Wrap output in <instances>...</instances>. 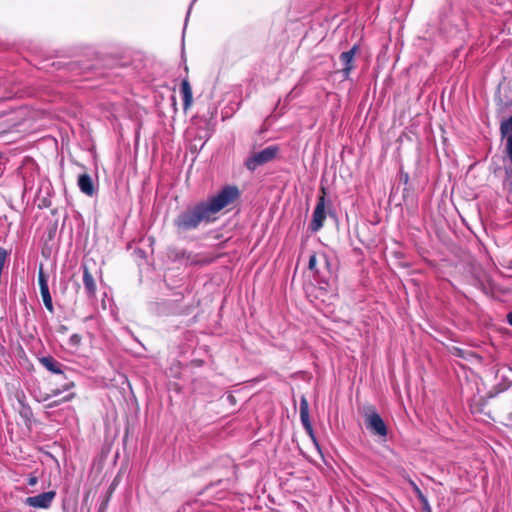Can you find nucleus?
I'll return each instance as SVG.
<instances>
[{
    "label": "nucleus",
    "instance_id": "nucleus-1",
    "mask_svg": "<svg viewBox=\"0 0 512 512\" xmlns=\"http://www.w3.org/2000/svg\"><path fill=\"white\" fill-rule=\"evenodd\" d=\"M239 196V190L234 186H226L216 195L188 208L180 213L174 224L181 232L196 229L202 222L210 223L217 219V214L232 204Z\"/></svg>",
    "mask_w": 512,
    "mask_h": 512
},
{
    "label": "nucleus",
    "instance_id": "nucleus-2",
    "mask_svg": "<svg viewBox=\"0 0 512 512\" xmlns=\"http://www.w3.org/2000/svg\"><path fill=\"white\" fill-rule=\"evenodd\" d=\"M277 152V147H267L262 151L254 153L250 158H248V160L246 161V166L249 170L253 171L258 166L272 161L276 157Z\"/></svg>",
    "mask_w": 512,
    "mask_h": 512
},
{
    "label": "nucleus",
    "instance_id": "nucleus-3",
    "mask_svg": "<svg viewBox=\"0 0 512 512\" xmlns=\"http://www.w3.org/2000/svg\"><path fill=\"white\" fill-rule=\"evenodd\" d=\"M365 423L367 429H369L372 433L380 437H386L387 427L378 413L371 412L367 414Z\"/></svg>",
    "mask_w": 512,
    "mask_h": 512
},
{
    "label": "nucleus",
    "instance_id": "nucleus-4",
    "mask_svg": "<svg viewBox=\"0 0 512 512\" xmlns=\"http://www.w3.org/2000/svg\"><path fill=\"white\" fill-rule=\"evenodd\" d=\"M325 219V197L322 195L318 198L317 205L312 215V221L310 224L311 231L316 232L320 230L323 227Z\"/></svg>",
    "mask_w": 512,
    "mask_h": 512
},
{
    "label": "nucleus",
    "instance_id": "nucleus-5",
    "mask_svg": "<svg viewBox=\"0 0 512 512\" xmlns=\"http://www.w3.org/2000/svg\"><path fill=\"white\" fill-rule=\"evenodd\" d=\"M55 496L56 493L54 491H48L26 498L25 503L30 507L47 509L51 506Z\"/></svg>",
    "mask_w": 512,
    "mask_h": 512
},
{
    "label": "nucleus",
    "instance_id": "nucleus-6",
    "mask_svg": "<svg viewBox=\"0 0 512 512\" xmlns=\"http://www.w3.org/2000/svg\"><path fill=\"white\" fill-rule=\"evenodd\" d=\"M38 281H39V285H40V292H41L43 303H44L45 307L47 308V310L52 313L54 311L52 297L49 292L48 280L44 273L42 265L40 266V269H39Z\"/></svg>",
    "mask_w": 512,
    "mask_h": 512
},
{
    "label": "nucleus",
    "instance_id": "nucleus-7",
    "mask_svg": "<svg viewBox=\"0 0 512 512\" xmlns=\"http://www.w3.org/2000/svg\"><path fill=\"white\" fill-rule=\"evenodd\" d=\"M308 268L310 271H312L315 275H318L321 277V269H328L329 264L326 255L324 254H312L309 258Z\"/></svg>",
    "mask_w": 512,
    "mask_h": 512
},
{
    "label": "nucleus",
    "instance_id": "nucleus-8",
    "mask_svg": "<svg viewBox=\"0 0 512 512\" xmlns=\"http://www.w3.org/2000/svg\"><path fill=\"white\" fill-rule=\"evenodd\" d=\"M95 274H93L87 263L83 264V284L85 291L89 297H93L96 293Z\"/></svg>",
    "mask_w": 512,
    "mask_h": 512
},
{
    "label": "nucleus",
    "instance_id": "nucleus-9",
    "mask_svg": "<svg viewBox=\"0 0 512 512\" xmlns=\"http://www.w3.org/2000/svg\"><path fill=\"white\" fill-rule=\"evenodd\" d=\"M300 419L305 430L312 436L313 429L309 417V405L305 397H302L300 401Z\"/></svg>",
    "mask_w": 512,
    "mask_h": 512
},
{
    "label": "nucleus",
    "instance_id": "nucleus-10",
    "mask_svg": "<svg viewBox=\"0 0 512 512\" xmlns=\"http://www.w3.org/2000/svg\"><path fill=\"white\" fill-rule=\"evenodd\" d=\"M356 50H357V46L354 45L349 51L343 52L340 55V60L343 64V73L345 74L346 77L349 75V73L353 69L352 62H353Z\"/></svg>",
    "mask_w": 512,
    "mask_h": 512
},
{
    "label": "nucleus",
    "instance_id": "nucleus-11",
    "mask_svg": "<svg viewBox=\"0 0 512 512\" xmlns=\"http://www.w3.org/2000/svg\"><path fill=\"white\" fill-rule=\"evenodd\" d=\"M78 186L80 190L88 196H92L95 192L92 178L86 173L79 175Z\"/></svg>",
    "mask_w": 512,
    "mask_h": 512
},
{
    "label": "nucleus",
    "instance_id": "nucleus-12",
    "mask_svg": "<svg viewBox=\"0 0 512 512\" xmlns=\"http://www.w3.org/2000/svg\"><path fill=\"white\" fill-rule=\"evenodd\" d=\"M40 362L47 370L56 374L62 373V364L55 360L53 357H42Z\"/></svg>",
    "mask_w": 512,
    "mask_h": 512
},
{
    "label": "nucleus",
    "instance_id": "nucleus-13",
    "mask_svg": "<svg viewBox=\"0 0 512 512\" xmlns=\"http://www.w3.org/2000/svg\"><path fill=\"white\" fill-rule=\"evenodd\" d=\"M181 92L183 95L184 107L187 108L192 103V89L188 80L184 79L181 83Z\"/></svg>",
    "mask_w": 512,
    "mask_h": 512
},
{
    "label": "nucleus",
    "instance_id": "nucleus-14",
    "mask_svg": "<svg viewBox=\"0 0 512 512\" xmlns=\"http://www.w3.org/2000/svg\"><path fill=\"white\" fill-rule=\"evenodd\" d=\"M73 386H74L73 382L66 383L63 386V389H54V390H52V394L51 395H46L42 400L43 401H48L51 397H56V396L60 395L62 392L70 390Z\"/></svg>",
    "mask_w": 512,
    "mask_h": 512
},
{
    "label": "nucleus",
    "instance_id": "nucleus-15",
    "mask_svg": "<svg viewBox=\"0 0 512 512\" xmlns=\"http://www.w3.org/2000/svg\"><path fill=\"white\" fill-rule=\"evenodd\" d=\"M73 397H74V393H69V394L65 395L64 397H62L61 399L49 402L47 404V407H49V408L55 407L63 402L70 401Z\"/></svg>",
    "mask_w": 512,
    "mask_h": 512
},
{
    "label": "nucleus",
    "instance_id": "nucleus-16",
    "mask_svg": "<svg viewBox=\"0 0 512 512\" xmlns=\"http://www.w3.org/2000/svg\"><path fill=\"white\" fill-rule=\"evenodd\" d=\"M36 483H37V477H35V476H30V477H29V479H28V484H29L30 486H34V485H36Z\"/></svg>",
    "mask_w": 512,
    "mask_h": 512
},
{
    "label": "nucleus",
    "instance_id": "nucleus-17",
    "mask_svg": "<svg viewBox=\"0 0 512 512\" xmlns=\"http://www.w3.org/2000/svg\"><path fill=\"white\" fill-rule=\"evenodd\" d=\"M507 319H508L509 324L512 325V312L508 314Z\"/></svg>",
    "mask_w": 512,
    "mask_h": 512
},
{
    "label": "nucleus",
    "instance_id": "nucleus-18",
    "mask_svg": "<svg viewBox=\"0 0 512 512\" xmlns=\"http://www.w3.org/2000/svg\"><path fill=\"white\" fill-rule=\"evenodd\" d=\"M128 437V428L124 432V440Z\"/></svg>",
    "mask_w": 512,
    "mask_h": 512
},
{
    "label": "nucleus",
    "instance_id": "nucleus-19",
    "mask_svg": "<svg viewBox=\"0 0 512 512\" xmlns=\"http://www.w3.org/2000/svg\"><path fill=\"white\" fill-rule=\"evenodd\" d=\"M511 419H512V413H511Z\"/></svg>",
    "mask_w": 512,
    "mask_h": 512
}]
</instances>
